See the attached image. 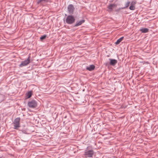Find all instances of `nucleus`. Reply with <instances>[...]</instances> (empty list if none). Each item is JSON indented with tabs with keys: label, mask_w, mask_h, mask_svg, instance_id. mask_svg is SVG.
Wrapping results in <instances>:
<instances>
[{
	"label": "nucleus",
	"mask_w": 158,
	"mask_h": 158,
	"mask_svg": "<svg viewBox=\"0 0 158 158\" xmlns=\"http://www.w3.org/2000/svg\"><path fill=\"white\" fill-rule=\"evenodd\" d=\"M140 31L142 33H146L148 31V29L147 28H142L140 29Z\"/></svg>",
	"instance_id": "12"
},
{
	"label": "nucleus",
	"mask_w": 158,
	"mask_h": 158,
	"mask_svg": "<svg viewBox=\"0 0 158 158\" xmlns=\"http://www.w3.org/2000/svg\"><path fill=\"white\" fill-rule=\"evenodd\" d=\"M85 22V20L83 19L80 20L79 22H76V24H75L74 27H78L79 26L81 25L83 23H84Z\"/></svg>",
	"instance_id": "11"
},
{
	"label": "nucleus",
	"mask_w": 158,
	"mask_h": 158,
	"mask_svg": "<svg viewBox=\"0 0 158 158\" xmlns=\"http://www.w3.org/2000/svg\"><path fill=\"white\" fill-rule=\"evenodd\" d=\"M107 63L106 64V65H107Z\"/></svg>",
	"instance_id": "19"
},
{
	"label": "nucleus",
	"mask_w": 158,
	"mask_h": 158,
	"mask_svg": "<svg viewBox=\"0 0 158 158\" xmlns=\"http://www.w3.org/2000/svg\"><path fill=\"white\" fill-rule=\"evenodd\" d=\"M94 152L92 149H89V147H87L85 150L84 155L85 157L92 158L94 155Z\"/></svg>",
	"instance_id": "1"
},
{
	"label": "nucleus",
	"mask_w": 158,
	"mask_h": 158,
	"mask_svg": "<svg viewBox=\"0 0 158 158\" xmlns=\"http://www.w3.org/2000/svg\"><path fill=\"white\" fill-rule=\"evenodd\" d=\"M28 106L32 108H35L37 106L36 102L34 100H32L29 101L28 102Z\"/></svg>",
	"instance_id": "5"
},
{
	"label": "nucleus",
	"mask_w": 158,
	"mask_h": 158,
	"mask_svg": "<svg viewBox=\"0 0 158 158\" xmlns=\"http://www.w3.org/2000/svg\"><path fill=\"white\" fill-rule=\"evenodd\" d=\"M95 66L94 65H90L86 67V69L89 71H92L94 70Z\"/></svg>",
	"instance_id": "10"
},
{
	"label": "nucleus",
	"mask_w": 158,
	"mask_h": 158,
	"mask_svg": "<svg viewBox=\"0 0 158 158\" xmlns=\"http://www.w3.org/2000/svg\"><path fill=\"white\" fill-rule=\"evenodd\" d=\"M20 118H17L15 119L13 122L14 128L15 129H18L20 127Z\"/></svg>",
	"instance_id": "3"
},
{
	"label": "nucleus",
	"mask_w": 158,
	"mask_h": 158,
	"mask_svg": "<svg viewBox=\"0 0 158 158\" xmlns=\"http://www.w3.org/2000/svg\"><path fill=\"white\" fill-rule=\"evenodd\" d=\"M130 3V1H128L127 3L125 4V6L122 8L123 9H124L125 8H127L129 6V5Z\"/></svg>",
	"instance_id": "15"
},
{
	"label": "nucleus",
	"mask_w": 158,
	"mask_h": 158,
	"mask_svg": "<svg viewBox=\"0 0 158 158\" xmlns=\"http://www.w3.org/2000/svg\"><path fill=\"white\" fill-rule=\"evenodd\" d=\"M46 36H47V35H44L41 36L40 37V40H42L45 39L46 38Z\"/></svg>",
	"instance_id": "17"
},
{
	"label": "nucleus",
	"mask_w": 158,
	"mask_h": 158,
	"mask_svg": "<svg viewBox=\"0 0 158 158\" xmlns=\"http://www.w3.org/2000/svg\"><path fill=\"white\" fill-rule=\"evenodd\" d=\"M30 62V56H29L27 60H26L24 61L21 62V64L19 65V67H23L26 66L29 64Z\"/></svg>",
	"instance_id": "4"
},
{
	"label": "nucleus",
	"mask_w": 158,
	"mask_h": 158,
	"mask_svg": "<svg viewBox=\"0 0 158 158\" xmlns=\"http://www.w3.org/2000/svg\"><path fill=\"white\" fill-rule=\"evenodd\" d=\"M75 21V18L73 15H68L66 19V22L68 24H72L74 23Z\"/></svg>",
	"instance_id": "2"
},
{
	"label": "nucleus",
	"mask_w": 158,
	"mask_h": 158,
	"mask_svg": "<svg viewBox=\"0 0 158 158\" xmlns=\"http://www.w3.org/2000/svg\"><path fill=\"white\" fill-rule=\"evenodd\" d=\"M129 9L131 10H134L135 9V6L130 5L129 7Z\"/></svg>",
	"instance_id": "18"
},
{
	"label": "nucleus",
	"mask_w": 158,
	"mask_h": 158,
	"mask_svg": "<svg viewBox=\"0 0 158 158\" xmlns=\"http://www.w3.org/2000/svg\"><path fill=\"white\" fill-rule=\"evenodd\" d=\"M37 4L44 6L45 3L48 2V0H37Z\"/></svg>",
	"instance_id": "9"
},
{
	"label": "nucleus",
	"mask_w": 158,
	"mask_h": 158,
	"mask_svg": "<svg viewBox=\"0 0 158 158\" xmlns=\"http://www.w3.org/2000/svg\"><path fill=\"white\" fill-rule=\"evenodd\" d=\"M136 3V2L135 1H133L131 2V5L132 6H135Z\"/></svg>",
	"instance_id": "16"
},
{
	"label": "nucleus",
	"mask_w": 158,
	"mask_h": 158,
	"mask_svg": "<svg viewBox=\"0 0 158 158\" xmlns=\"http://www.w3.org/2000/svg\"><path fill=\"white\" fill-rule=\"evenodd\" d=\"M27 98H30L32 95V92L31 91H29L26 94Z\"/></svg>",
	"instance_id": "14"
},
{
	"label": "nucleus",
	"mask_w": 158,
	"mask_h": 158,
	"mask_svg": "<svg viewBox=\"0 0 158 158\" xmlns=\"http://www.w3.org/2000/svg\"><path fill=\"white\" fill-rule=\"evenodd\" d=\"M117 6V5L116 4H110L108 6L107 8L108 9V11L111 12L113 9L115 8Z\"/></svg>",
	"instance_id": "7"
},
{
	"label": "nucleus",
	"mask_w": 158,
	"mask_h": 158,
	"mask_svg": "<svg viewBox=\"0 0 158 158\" xmlns=\"http://www.w3.org/2000/svg\"><path fill=\"white\" fill-rule=\"evenodd\" d=\"M109 60L110 61L109 64L110 65L114 66L117 63V60L114 59L110 58Z\"/></svg>",
	"instance_id": "8"
},
{
	"label": "nucleus",
	"mask_w": 158,
	"mask_h": 158,
	"mask_svg": "<svg viewBox=\"0 0 158 158\" xmlns=\"http://www.w3.org/2000/svg\"><path fill=\"white\" fill-rule=\"evenodd\" d=\"M68 12L69 14L72 15L73 13L75 8L72 4L69 5L67 7Z\"/></svg>",
	"instance_id": "6"
},
{
	"label": "nucleus",
	"mask_w": 158,
	"mask_h": 158,
	"mask_svg": "<svg viewBox=\"0 0 158 158\" xmlns=\"http://www.w3.org/2000/svg\"><path fill=\"white\" fill-rule=\"evenodd\" d=\"M124 37H122L118 39L117 41L115 43L116 44H118L120 43L123 40Z\"/></svg>",
	"instance_id": "13"
}]
</instances>
